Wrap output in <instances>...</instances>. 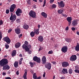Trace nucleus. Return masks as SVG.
<instances>
[{"mask_svg": "<svg viewBox=\"0 0 79 79\" xmlns=\"http://www.w3.org/2000/svg\"><path fill=\"white\" fill-rule=\"evenodd\" d=\"M62 73L64 74H68V70L67 69H65L64 68L62 69Z\"/></svg>", "mask_w": 79, "mask_h": 79, "instance_id": "f3484780", "label": "nucleus"}, {"mask_svg": "<svg viewBox=\"0 0 79 79\" xmlns=\"http://www.w3.org/2000/svg\"><path fill=\"white\" fill-rule=\"evenodd\" d=\"M22 34H21L20 35H19V38H21V37H22Z\"/></svg>", "mask_w": 79, "mask_h": 79, "instance_id": "5fc2aeb1", "label": "nucleus"}, {"mask_svg": "<svg viewBox=\"0 0 79 79\" xmlns=\"http://www.w3.org/2000/svg\"><path fill=\"white\" fill-rule=\"evenodd\" d=\"M9 12H10V10L9 9H7L6 10V14H8L9 13Z\"/></svg>", "mask_w": 79, "mask_h": 79, "instance_id": "ea45409f", "label": "nucleus"}, {"mask_svg": "<svg viewBox=\"0 0 79 79\" xmlns=\"http://www.w3.org/2000/svg\"><path fill=\"white\" fill-rule=\"evenodd\" d=\"M75 72L77 73H79V70L77 69H75Z\"/></svg>", "mask_w": 79, "mask_h": 79, "instance_id": "c03bdc74", "label": "nucleus"}, {"mask_svg": "<svg viewBox=\"0 0 79 79\" xmlns=\"http://www.w3.org/2000/svg\"><path fill=\"white\" fill-rule=\"evenodd\" d=\"M23 27L24 29H25L27 30L28 29V28H29V26L28 25H24V26H23Z\"/></svg>", "mask_w": 79, "mask_h": 79, "instance_id": "cd10ccee", "label": "nucleus"}, {"mask_svg": "<svg viewBox=\"0 0 79 79\" xmlns=\"http://www.w3.org/2000/svg\"><path fill=\"white\" fill-rule=\"evenodd\" d=\"M41 61L42 64H45L47 62V59L46 58V57L45 56H43L42 57Z\"/></svg>", "mask_w": 79, "mask_h": 79, "instance_id": "9d476101", "label": "nucleus"}, {"mask_svg": "<svg viewBox=\"0 0 79 79\" xmlns=\"http://www.w3.org/2000/svg\"><path fill=\"white\" fill-rule=\"evenodd\" d=\"M23 49H24L26 52H29V50L31 48V45H28L27 46L23 44L22 46Z\"/></svg>", "mask_w": 79, "mask_h": 79, "instance_id": "f03ea898", "label": "nucleus"}, {"mask_svg": "<svg viewBox=\"0 0 79 79\" xmlns=\"http://www.w3.org/2000/svg\"><path fill=\"white\" fill-rule=\"evenodd\" d=\"M69 29V27H68V26L66 28H65V30L66 31H68V29Z\"/></svg>", "mask_w": 79, "mask_h": 79, "instance_id": "4d7b16f0", "label": "nucleus"}, {"mask_svg": "<svg viewBox=\"0 0 79 79\" xmlns=\"http://www.w3.org/2000/svg\"><path fill=\"white\" fill-rule=\"evenodd\" d=\"M19 63L20 64H22V61H21V60H19Z\"/></svg>", "mask_w": 79, "mask_h": 79, "instance_id": "e2e57ef3", "label": "nucleus"}, {"mask_svg": "<svg viewBox=\"0 0 79 79\" xmlns=\"http://www.w3.org/2000/svg\"><path fill=\"white\" fill-rule=\"evenodd\" d=\"M65 40L66 42H68V43H69L71 42V38H67L65 39Z\"/></svg>", "mask_w": 79, "mask_h": 79, "instance_id": "393cba45", "label": "nucleus"}, {"mask_svg": "<svg viewBox=\"0 0 79 79\" xmlns=\"http://www.w3.org/2000/svg\"><path fill=\"white\" fill-rule=\"evenodd\" d=\"M43 76L44 77H45V73H44Z\"/></svg>", "mask_w": 79, "mask_h": 79, "instance_id": "bf43d9fd", "label": "nucleus"}, {"mask_svg": "<svg viewBox=\"0 0 79 79\" xmlns=\"http://www.w3.org/2000/svg\"><path fill=\"white\" fill-rule=\"evenodd\" d=\"M65 79V77L63 76L60 77V79Z\"/></svg>", "mask_w": 79, "mask_h": 79, "instance_id": "13d9d810", "label": "nucleus"}, {"mask_svg": "<svg viewBox=\"0 0 79 79\" xmlns=\"http://www.w3.org/2000/svg\"><path fill=\"white\" fill-rule=\"evenodd\" d=\"M63 10L60 9L58 10V13L59 14H62L63 13Z\"/></svg>", "mask_w": 79, "mask_h": 79, "instance_id": "c756f323", "label": "nucleus"}, {"mask_svg": "<svg viewBox=\"0 0 79 79\" xmlns=\"http://www.w3.org/2000/svg\"><path fill=\"white\" fill-rule=\"evenodd\" d=\"M41 15L44 17L45 18H47V15L44 12H42L41 13Z\"/></svg>", "mask_w": 79, "mask_h": 79, "instance_id": "a878e982", "label": "nucleus"}, {"mask_svg": "<svg viewBox=\"0 0 79 79\" xmlns=\"http://www.w3.org/2000/svg\"><path fill=\"white\" fill-rule=\"evenodd\" d=\"M27 69L25 70V73L23 75V78L24 79H27Z\"/></svg>", "mask_w": 79, "mask_h": 79, "instance_id": "aec40b11", "label": "nucleus"}, {"mask_svg": "<svg viewBox=\"0 0 79 79\" xmlns=\"http://www.w3.org/2000/svg\"><path fill=\"white\" fill-rule=\"evenodd\" d=\"M3 40L5 42L7 43V44H10L11 42L10 39L8 36H6L3 38Z\"/></svg>", "mask_w": 79, "mask_h": 79, "instance_id": "0eeeda50", "label": "nucleus"}, {"mask_svg": "<svg viewBox=\"0 0 79 79\" xmlns=\"http://www.w3.org/2000/svg\"><path fill=\"white\" fill-rule=\"evenodd\" d=\"M33 79H36V78H37V77L36 76V73H35L33 74Z\"/></svg>", "mask_w": 79, "mask_h": 79, "instance_id": "473e14b6", "label": "nucleus"}, {"mask_svg": "<svg viewBox=\"0 0 79 79\" xmlns=\"http://www.w3.org/2000/svg\"><path fill=\"white\" fill-rule=\"evenodd\" d=\"M5 48L6 49H8L9 48V45L7 44H6L5 45Z\"/></svg>", "mask_w": 79, "mask_h": 79, "instance_id": "f704fd0d", "label": "nucleus"}, {"mask_svg": "<svg viewBox=\"0 0 79 79\" xmlns=\"http://www.w3.org/2000/svg\"><path fill=\"white\" fill-rule=\"evenodd\" d=\"M52 64L50 63H48L47 64L45 65L46 68H47L49 70L51 69Z\"/></svg>", "mask_w": 79, "mask_h": 79, "instance_id": "4468645a", "label": "nucleus"}, {"mask_svg": "<svg viewBox=\"0 0 79 79\" xmlns=\"http://www.w3.org/2000/svg\"><path fill=\"white\" fill-rule=\"evenodd\" d=\"M15 32L17 34H19L21 33V30L19 28H15Z\"/></svg>", "mask_w": 79, "mask_h": 79, "instance_id": "dca6fc26", "label": "nucleus"}, {"mask_svg": "<svg viewBox=\"0 0 79 79\" xmlns=\"http://www.w3.org/2000/svg\"><path fill=\"white\" fill-rule=\"evenodd\" d=\"M29 64H30V66L31 68H33V67H34V63L31 62H30L29 63Z\"/></svg>", "mask_w": 79, "mask_h": 79, "instance_id": "2f4dec72", "label": "nucleus"}, {"mask_svg": "<svg viewBox=\"0 0 79 79\" xmlns=\"http://www.w3.org/2000/svg\"><path fill=\"white\" fill-rule=\"evenodd\" d=\"M28 52V55H31V53H32V51L30 50V49H29V51H26Z\"/></svg>", "mask_w": 79, "mask_h": 79, "instance_id": "e433bc0d", "label": "nucleus"}, {"mask_svg": "<svg viewBox=\"0 0 79 79\" xmlns=\"http://www.w3.org/2000/svg\"><path fill=\"white\" fill-rule=\"evenodd\" d=\"M41 79V77L40 76L38 77V78L36 79Z\"/></svg>", "mask_w": 79, "mask_h": 79, "instance_id": "69168bd1", "label": "nucleus"}, {"mask_svg": "<svg viewBox=\"0 0 79 79\" xmlns=\"http://www.w3.org/2000/svg\"><path fill=\"white\" fill-rule=\"evenodd\" d=\"M24 44L25 45H27V44H28V42H27V41H26L24 42Z\"/></svg>", "mask_w": 79, "mask_h": 79, "instance_id": "3c124183", "label": "nucleus"}, {"mask_svg": "<svg viewBox=\"0 0 79 79\" xmlns=\"http://www.w3.org/2000/svg\"><path fill=\"white\" fill-rule=\"evenodd\" d=\"M5 79H11V78L10 77H6L5 78Z\"/></svg>", "mask_w": 79, "mask_h": 79, "instance_id": "09e8293b", "label": "nucleus"}, {"mask_svg": "<svg viewBox=\"0 0 79 79\" xmlns=\"http://www.w3.org/2000/svg\"><path fill=\"white\" fill-rule=\"evenodd\" d=\"M62 16H64V17H66V15L64 14H62Z\"/></svg>", "mask_w": 79, "mask_h": 79, "instance_id": "864d4df0", "label": "nucleus"}, {"mask_svg": "<svg viewBox=\"0 0 79 79\" xmlns=\"http://www.w3.org/2000/svg\"><path fill=\"white\" fill-rule=\"evenodd\" d=\"M16 8V5L15 4H12V5L10 6V12H14V11H15V9Z\"/></svg>", "mask_w": 79, "mask_h": 79, "instance_id": "1a4fd4ad", "label": "nucleus"}, {"mask_svg": "<svg viewBox=\"0 0 79 79\" xmlns=\"http://www.w3.org/2000/svg\"><path fill=\"white\" fill-rule=\"evenodd\" d=\"M44 49V48H43L42 46H40V48L38 50L39 52H40L41 50H42Z\"/></svg>", "mask_w": 79, "mask_h": 79, "instance_id": "72a5a7b5", "label": "nucleus"}, {"mask_svg": "<svg viewBox=\"0 0 79 79\" xmlns=\"http://www.w3.org/2000/svg\"><path fill=\"white\" fill-rule=\"evenodd\" d=\"M56 5L53 4L52 6V9H53V8H56Z\"/></svg>", "mask_w": 79, "mask_h": 79, "instance_id": "c9c22d12", "label": "nucleus"}, {"mask_svg": "<svg viewBox=\"0 0 79 79\" xmlns=\"http://www.w3.org/2000/svg\"><path fill=\"white\" fill-rule=\"evenodd\" d=\"M53 51L51 50L49 51L48 52V54H53Z\"/></svg>", "mask_w": 79, "mask_h": 79, "instance_id": "58836bf2", "label": "nucleus"}, {"mask_svg": "<svg viewBox=\"0 0 79 79\" xmlns=\"http://www.w3.org/2000/svg\"><path fill=\"white\" fill-rule=\"evenodd\" d=\"M16 21H17L18 23H19L20 22V19H17L16 20Z\"/></svg>", "mask_w": 79, "mask_h": 79, "instance_id": "37998d69", "label": "nucleus"}, {"mask_svg": "<svg viewBox=\"0 0 79 79\" xmlns=\"http://www.w3.org/2000/svg\"><path fill=\"white\" fill-rule=\"evenodd\" d=\"M45 3H46V1L45 0H44V4L43 6V7H44V6H45Z\"/></svg>", "mask_w": 79, "mask_h": 79, "instance_id": "79ce46f5", "label": "nucleus"}, {"mask_svg": "<svg viewBox=\"0 0 79 79\" xmlns=\"http://www.w3.org/2000/svg\"><path fill=\"white\" fill-rule=\"evenodd\" d=\"M55 79V75H54L53 77L52 78V79Z\"/></svg>", "mask_w": 79, "mask_h": 79, "instance_id": "774afa93", "label": "nucleus"}, {"mask_svg": "<svg viewBox=\"0 0 79 79\" xmlns=\"http://www.w3.org/2000/svg\"><path fill=\"white\" fill-rule=\"evenodd\" d=\"M54 0H50V3H52L54 2Z\"/></svg>", "mask_w": 79, "mask_h": 79, "instance_id": "8fccbe9b", "label": "nucleus"}, {"mask_svg": "<svg viewBox=\"0 0 79 79\" xmlns=\"http://www.w3.org/2000/svg\"><path fill=\"white\" fill-rule=\"evenodd\" d=\"M61 51L63 53H66L68 51V47L67 46H63L61 48Z\"/></svg>", "mask_w": 79, "mask_h": 79, "instance_id": "f8f14e48", "label": "nucleus"}, {"mask_svg": "<svg viewBox=\"0 0 79 79\" xmlns=\"http://www.w3.org/2000/svg\"><path fill=\"white\" fill-rule=\"evenodd\" d=\"M75 50L76 51H79V44L78 43H77V44L75 47Z\"/></svg>", "mask_w": 79, "mask_h": 79, "instance_id": "b1692460", "label": "nucleus"}, {"mask_svg": "<svg viewBox=\"0 0 79 79\" xmlns=\"http://www.w3.org/2000/svg\"><path fill=\"white\" fill-rule=\"evenodd\" d=\"M0 38H2V32L1 31H0Z\"/></svg>", "mask_w": 79, "mask_h": 79, "instance_id": "4c0bfd02", "label": "nucleus"}, {"mask_svg": "<svg viewBox=\"0 0 79 79\" xmlns=\"http://www.w3.org/2000/svg\"><path fill=\"white\" fill-rule=\"evenodd\" d=\"M22 13H23L22 10L20 8H18L17 9L15 13L17 16H20L21 15V14Z\"/></svg>", "mask_w": 79, "mask_h": 79, "instance_id": "39448f33", "label": "nucleus"}, {"mask_svg": "<svg viewBox=\"0 0 79 79\" xmlns=\"http://www.w3.org/2000/svg\"><path fill=\"white\" fill-rule=\"evenodd\" d=\"M2 75L3 76H5V75H6V73L5 72H3Z\"/></svg>", "mask_w": 79, "mask_h": 79, "instance_id": "052dcab7", "label": "nucleus"}, {"mask_svg": "<svg viewBox=\"0 0 79 79\" xmlns=\"http://www.w3.org/2000/svg\"><path fill=\"white\" fill-rule=\"evenodd\" d=\"M8 63V60L6 58H4L0 61V66H3V70H8L10 68L9 65L7 64Z\"/></svg>", "mask_w": 79, "mask_h": 79, "instance_id": "f257e3e1", "label": "nucleus"}, {"mask_svg": "<svg viewBox=\"0 0 79 79\" xmlns=\"http://www.w3.org/2000/svg\"><path fill=\"white\" fill-rule=\"evenodd\" d=\"M16 55V50H14L13 51V52L11 54L12 56H15Z\"/></svg>", "mask_w": 79, "mask_h": 79, "instance_id": "5701e85b", "label": "nucleus"}, {"mask_svg": "<svg viewBox=\"0 0 79 79\" xmlns=\"http://www.w3.org/2000/svg\"><path fill=\"white\" fill-rule=\"evenodd\" d=\"M11 15L10 18V20L12 21L13 22H14L16 19V15L14 14L13 15V13L11 12Z\"/></svg>", "mask_w": 79, "mask_h": 79, "instance_id": "20e7f679", "label": "nucleus"}, {"mask_svg": "<svg viewBox=\"0 0 79 79\" xmlns=\"http://www.w3.org/2000/svg\"><path fill=\"white\" fill-rule=\"evenodd\" d=\"M38 40L40 42H43V40H44V38H43V36L40 35L38 37Z\"/></svg>", "mask_w": 79, "mask_h": 79, "instance_id": "a211bd4d", "label": "nucleus"}, {"mask_svg": "<svg viewBox=\"0 0 79 79\" xmlns=\"http://www.w3.org/2000/svg\"><path fill=\"white\" fill-rule=\"evenodd\" d=\"M39 28H38L36 30H34V33L36 35H39Z\"/></svg>", "mask_w": 79, "mask_h": 79, "instance_id": "412c9836", "label": "nucleus"}, {"mask_svg": "<svg viewBox=\"0 0 79 79\" xmlns=\"http://www.w3.org/2000/svg\"><path fill=\"white\" fill-rule=\"evenodd\" d=\"M68 71L69 74H71L73 73V69H69Z\"/></svg>", "mask_w": 79, "mask_h": 79, "instance_id": "7c9ffc66", "label": "nucleus"}, {"mask_svg": "<svg viewBox=\"0 0 79 79\" xmlns=\"http://www.w3.org/2000/svg\"><path fill=\"white\" fill-rule=\"evenodd\" d=\"M14 66L15 68H17L18 67V61H15L14 63Z\"/></svg>", "mask_w": 79, "mask_h": 79, "instance_id": "bb28decb", "label": "nucleus"}, {"mask_svg": "<svg viewBox=\"0 0 79 79\" xmlns=\"http://www.w3.org/2000/svg\"><path fill=\"white\" fill-rule=\"evenodd\" d=\"M58 4L59 6L63 8L64 6V2L63 1H61L60 2H58Z\"/></svg>", "mask_w": 79, "mask_h": 79, "instance_id": "2eb2a0df", "label": "nucleus"}, {"mask_svg": "<svg viewBox=\"0 0 79 79\" xmlns=\"http://www.w3.org/2000/svg\"><path fill=\"white\" fill-rule=\"evenodd\" d=\"M52 63L53 64H56V62L55 61L52 62Z\"/></svg>", "mask_w": 79, "mask_h": 79, "instance_id": "6e6d98bb", "label": "nucleus"}, {"mask_svg": "<svg viewBox=\"0 0 79 79\" xmlns=\"http://www.w3.org/2000/svg\"><path fill=\"white\" fill-rule=\"evenodd\" d=\"M21 46V43H17L15 44V47L16 48H19Z\"/></svg>", "mask_w": 79, "mask_h": 79, "instance_id": "4be33fe9", "label": "nucleus"}, {"mask_svg": "<svg viewBox=\"0 0 79 79\" xmlns=\"http://www.w3.org/2000/svg\"><path fill=\"white\" fill-rule=\"evenodd\" d=\"M16 74H17V75H19V71H17L16 72Z\"/></svg>", "mask_w": 79, "mask_h": 79, "instance_id": "680f3d73", "label": "nucleus"}, {"mask_svg": "<svg viewBox=\"0 0 79 79\" xmlns=\"http://www.w3.org/2000/svg\"><path fill=\"white\" fill-rule=\"evenodd\" d=\"M30 35L31 37H33L35 36V33L32 31L30 32Z\"/></svg>", "mask_w": 79, "mask_h": 79, "instance_id": "c85d7f7f", "label": "nucleus"}, {"mask_svg": "<svg viewBox=\"0 0 79 79\" xmlns=\"http://www.w3.org/2000/svg\"><path fill=\"white\" fill-rule=\"evenodd\" d=\"M27 3L28 5H31V2L30 1H27Z\"/></svg>", "mask_w": 79, "mask_h": 79, "instance_id": "a18cd8bd", "label": "nucleus"}, {"mask_svg": "<svg viewBox=\"0 0 79 79\" xmlns=\"http://www.w3.org/2000/svg\"><path fill=\"white\" fill-rule=\"evenodd\" d=\"M75 68L76 69H79V68L77 66H75Z\"/></svg>", "mask_w": 79, "mask_h": 79, "instance_id": "603ef678", "label": "nucleus"}, {"mask_svg": "<svg viewBox=\"0 0 79 79\" xmlns=\"http://www.w3.org/2000/svg\"><path fill=\"white\" fill-rule=\"evenodd\" d=\"M71 29L72 31H75V30H76V28H74V27H72L71 28Z\"/></svg>", "mask_w": 79, "mask_h": 79, "instance_id": "49530a36", "label": "nucleus"}, {"mask_svg": "<svg viewBox=\"0 0 79 79\" xmlns=\"http://www.w3.org/2000/svg\"><path fill=\"white\" fill-rule=\"evenodd\" d=\"M12 31V29H10L8 31V33H10V32H11Z\"/></svg>", "mask_w": 79, "mask_h": 79, "instance_id": "de8ad7c7", "label": "nucleus"}, {"mask_svg": "<svg viewBox=\"0 0 79 79\" xmlns=\"http://www.w3.org/2000/svg\"><path fill=\"white\" fill-rule=\"evenodd\" d=\"M29 15L33 18H36V14L32 10H31L29 13Z\"/></svg>", "mask_w": 79, "mask_h": 79, "instance_id": "7ed1b4c3", "label": "nucleus"}, {"mask_svg": "<svg viewBox=\"0 0 79 79\" xmlns=\"http://www.w3.org/2000/svg\"><path fill=\"white\" fill-rule=\"evenodd\" d=\"M40 25L38 24V27L39 28H39H40Z\"/></svg>", "mask_w": 79, "mask_h": 79, "instance_id": "0e129e2a", "label": "nucleus"}, {"mask_svg": "<svg viewBox=\"0 0 79 79\" xmlns=\"http://www.w3.org/2000/svg\"><path fill=\"white\" fill-rule=\"evenodd\" d=\"M77 35H79V31H77Z\"/></svg>", "mask_w": 79, "mask_h": 79, "instance_id": "338daca9", "label": "nucleus"}, {"mask_svg": "<svg viewBox=\"0 0 79 79\" xmlns=\"http://www.w3.org/2000/svg\"><path fill=\"white\" fill-rule=\"evenodd\" d=\"M62 67L64 68H66V67L69 66V63L66 61H64L62 63Z\"/></svg>", "mask_w": 79, "mask_h": 79, "instance_id": "9b49d317", "label": "nucleus"}, {"mask_svg": "<svg viewBox=\"0 0 79 79\" xmlns=\"http://www.w3.org/2000/svg\"><path fill=\"white\" fill-rule=\"evenodd\" d=\"M67 20L69 22V26H71V21H72V17H68L67 18Z\"/></svg>", "mask_w": 79, "mask_h": 79, "instance_id": "ddd939ff", "label": "nucleus"}, {"mask_svg": "<svg viewBox=\"0 0 79 79\" xmlns=\"http://www.w3.org/2000/svg\"><path fill=\"white\" fill-rule=\"evenodd\" d=\"M77 21L73 20V21L72 22V26H77Z\"/></svg>", "mask_w": 79, "mask_h": 79, "instance_id": "6ab92c4d", "label": "nucleus"}, {"mask_svg": "<svg viewBox=\"0 0 79 79\" xmlns=\"http://www.w3.org/2000/svg\"><path fill=\"white\" fill-rule=\"evenodd\" d=\"M33 60L34 61H36L37 63H40L41 61L40 58H39L37 56H35L33 57Z\"/></svg>", "mask_w": 79, "mask_h": 79, "instance_id": "423d86ee", "label": "nucleus"}, {"mask_svg": "<svg viewBox=\"0 0 79 79\" xmlns=\"http://www.w3.org/2000/svg\"><path fill=\"white\" fill-rule=\"evenodd\" d=\"M77 60V56L76 55H72L70 58V60L72 61H76Z\"/></svg>", "mask_w": 79, "mask_h": 79, "instance_id": "6e6552de", "label": "nucleus"}, {"mask_svg": "<svg viewBox=\"0 0 79 79\" xmlns=\"http://www.w3.org/2000/svg\"><path fill=\"white\" fill-rule=\"evenodd\" d=\"M3 24V21L2 20H1L0 21V25L1 26Z\"/></svg>", "mask_w": 79, "mask_h": 79, "instance_id": "a19ab883", "label": "nucleus"}]
</instances>
